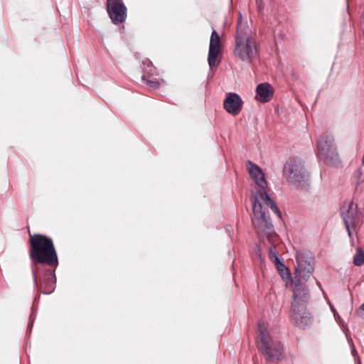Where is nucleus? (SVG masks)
I'll return each mask as SVG.
<instances>
[{"label": "nucleus", "instance_id": "obj_11", "mask_svg": "<svg viewBox=\"0 0 364 364\" xmlns=\"http://www.w3.org/2000/svg\"><path fill=\"white\" fill-rule=\"evenodd\" d=\"M107 11L114 23H122L127 17V9L120 0H107Z\"/></svg>", "mask_w": 364, "mask_h": 364}, {"label": "nucleus", "instance_id": "obj_3", "mask_svg": "<svg viewBox=\"0 0 364 364\" xmlns=\"http://www.w3.org/2000/svg\"><path fill=\"white\" fill-rule=\"evenodd\" d=\"M31 250L30 257L39 263H45L55 267L58 265L57 254L51 239L41 235L30 238Z\"/></svg>", "mask_w": 364, "mask_h": 364}, {"label": "nucleus", "instance_id": "obj_6", "mask_svg": "<svg viewBox=\"0 0 364 364\" xmlns=\"http://www.w3.org/2000/svg\"><path fill=\"white\" fill-rule=\"evenodd\" d=\"M257 345L269 361L274 362L280 359L283 353L282 343L274 340L269 334L267 325L263 321L258 322Z\"/></svg>", "mask_w": 364, "mask_h": 364}, {"label": "nucleus", "instance_id": "obj_12", "mask_svg": "<svg viewBox=\"0 0 364 364\" xmlns=\"http://www.w3.org/2000/svg\"><path fill=\"white\" fill-rule=\"evenodd\" d=\"M242 104V99L238 95L230 92L224 101V108L228 113L236 115L240 112Z\"/></svg>", "mask_w": 364, "mask_h": 364}, {"label": "nucleus", "instance_id": "obj_17", "mask_svg": "<svg viewBox=\"0 0 364 364\" xmlns=\"http://www.w3.org/2000/svg\"><path fill=\"white\" fill-rule=\"evenodd\" d=\"M146 84L148 86H149L151 88H156L159 86V82L158 81L153 80H147Z\"/></svg>", "mask_w": 364, "mask_h": 364}, {"label": "nucleus", "instance_id": "obj_4", "mask_svg": "<svg viewBox=\"0 0 364 364\" xmlns=\"http://www.w3.org/2000/svg\"><path fill=\"white\" fill-rule=\"evenodd\" d=\"M283 176L291 185L302 190L310 187V175L299 158H290L284 165Z\"/></svg>", "mask_w": 364, "mask_h": 364}, {"label": "nucleus", "instance_id": "obj_21", "mask_svg": "<svg viewBox=\"0 0 364 364\" xmlns=\"http://www.w3.org/2000/svg\"><path fill=\"white\" fill-rule=\"evenodd\" d=\"M360 309H361L362 311H364V303L362 304ZM363 316H364V314L363 315Z\"/></svg>", "mask_w": 364, "mask_h": 364}, {"label": "nucleus", "instance_id": "obj_7", "mask_svg": "<svg viewBox=\"0 0 364 364\" xmlns=\"http://www.w3.org/2000/svg\"><path fill=\"white\" fill-rule=\"evenodd\" d=\"M295 278L299 284L304 283L314 271L315 261L311 254L306 250H299L296 256Z\"/></svg>", "mask_w": 364, "mask_h": 364}, {"label": "nucleus", "instance_id": "obj_23", "mask_svg": "<svg viewBox=\"0 0 364 364\" xmlns=\"http://www.w3.org/2000/svg\"><path fill=\"white\" fill-rule=\"evenodd\" d=\"M362 164L364 166V154H363V156L362 157Z\"/></svg>", "mask_w": 364, "mask_h": 364}, {"label": "nucleus", "instance_id": "obj_13", "mask_svg": "<svg viewBox=\"0 0 364 364\" xmlns=\"http://www.w3.org/2000/svg\"><path fill=\"white\" fill-rule=\"evenodd\" d=\"M274 94L272 85L268 82L260 83L256 88L255 99L262 103L269 102Z\"/></svg>", "mask_w": 364, "mask_h": 364}, {"label": "nucleus", "instance_id": "obj_16", "mask_svg": "<svg viewBox=\"0 0 364 364\" xmlns=\"http://www.w3.org/2000/svg\"><path fill=\"white\" fill-rule=\"evenodd\" d=\"M274 264L276 265L278 271L281 272L283 277H284L285 274H289L288 269L280 260H279L277 262H275Z\"/></svg>", "mask_w": 364, "mask_h": 364}, {"label": "nucleus", "instance_id": "obj_18", "mask_svg": "<svg viewBox=\"0 0 364 364\" xmlns=\"http://www.w3.org/2000/svg\"><path fill=\"white\" fill-rule=\"evenodd\" d=\"M269 257L274 263L277 262L279 260L277 253L272 250H270L269 252Z\"/></svg>", "mask_w": 364, "mask_h": 364}, {"label": "nucleus", "instance_id": "obj_15", "mask_svg": "<svg viewBox=\"0 0 364 364\" xmlns=\"http://www.w3.org/2000/svg\"><path fill=\"white\" fill-rule=\"evenodd\" d=\"M328 304H329L331 311H332V313L333 314L334 318H336L337 322L339 323V325L343 328L344 326V322H343V319L339 316L336 309H335L333 305L330 301H328Z\"/></svg>", "mask_w": 364, "mask_h": 364}, {"label": "nucleus", "instance_id": "obj_1", "mask_svg": "<svg viewBox=\"0 0 364 364\" xmlns=\"http://www.w3.org/2000/svg\"><path fill=\"white\" fill-rule=\"evenodd\" d=\"M247 169L251 178L255 182L251 196L253 211L252 224L257 232H263L270 240L274 235L269 209H271L279 218L281 217V213L275 202L268 193L267 183L262 170L250 161L247 162Z\"/></svg>", "mask_w": 364, "mask_h": 364}, {"label": "nucleus", "instance_id": "obj_20", "mask_svg": "<svg viewBox=\"0 0 364 364\" xmlns=\"http://www.w3.org/2000/svg\"><path fill=\"white\" fill-rule=\"evenodd\" d=\"M53 286H50L48 290L44 289L43 292L45 294H50L53 291Z\"/></svg>", "mask_w": 364, "mask_h": 364}, {"label": "nucleus", "instance_id": "obj_5", "mask_svg": "<svg viewBox=\"0 0 364 364\" xmlns=\"http://www.w3.org/2000/svg\"><path fill=\"white\" fill-rule=\"evenodd\" d=\"M309 291L306 287L296 285L294 291L291 317L299 328H304L311 323V316L306 309Z\"/></svg>", "mask_w": 364, "mask_h": 364}, {"label": "nucleus", "instance_id": "obj_10", "mask_svg": "<svg viewBox=\"0 0 364 364\" xmlns=\"http://www.w3.org/2000/svg\"><path fill=\"white\" fill-rule=\"evenodd\" d=\"M220 53V37L219 34L215 31L213 30L211 33L210 39L209 50L208 55V62L210 69L218 65L220 62L218 58Z\"/></svg>", "mask_w": 364, "mask_h": 364}, {"label": "nucleus", "instance_id": "obj_8", "mask_svg": "<svg viewBox=\"0 0 364 364\" xmlns=\"http://www.w3.org/2000/svg\"><path fill=\"white\" fill-rule=\"evenodd\" d=\"M317 154L326 163L335 164L338 161V154L331 135H321L317 141Z\"/></svg>", "mask_w": 364, "mask_h": 364}, {"label": "nucleus", "instance_id": "obj_2", "mask_svg": "<svg viewBox=\"0 0 364 364\" xmlns=\"http://www.w3.org/2000/svg\"><path fill=\"white\" fill-rule=\"evenodd\" d=\"M259 46L247 23L239 20L235 38L233 55L239 61L252 64L259 58Z\"/></svg>", "mask_w": 364, "mask_h": 364}, {"label": "nucleus", "instance_id": "obj_19", "mask_svg": "<svg viewBox=\"0 0 364 364\" xmlns=\"http://www.w3.org/2000/svg\"><path fill=\"white\" fill-rule=\"evenodd\" d=\"M256 2H257L258 9L259 10L262 9L263 8L262 0H256Z\"/></svg>", "mask_w": 364, "mask_h": 364}, {"label": "nucleus", "instance_id": "obj_14", "mask_svg": "<svg viewBox=\"0 0 364 364\" xmlns=\"http://www.w3.org/2000/svg\"><path fill=\"white\" fill-rule=\"evenodd\" d=\"M353 263L355 266H361L364 263V253L360 249H357L353 257Z\"/></svg>", "mask_w": 364, "mask_h": 364}, {"label": "nucleus", "instance_id": "obj_22", "mask_svg": "<svg viewBox=\"0 0 364 364\" xmlns=\"http://www.w3.org/2000/svg\"><path fill=\"white\" fill-rule=\"evenodd\" d=\"M33 277H34V281L36 282V274H35L34 271H33Z\"/></svg>", "mask_w": 364, "mask_h": 364}, {"label": "nucleus", "instance_id": "obj_9", "mask_svg": "<svg viewBox=\"0 0 364 364\" xmlns=\"http://www.w3.org/2000/svg\"><path fill=\"white\" fill-rule=\"evenodd\" d=\"M341 216L349 237H351L358 223V206L353 202L344 203L341 208Z\"/></svg>", "mask_w": 364, "mask_h": 364}]
</instances>
